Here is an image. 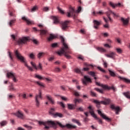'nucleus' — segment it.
<instances>
[{
    "label": "nucleus",
    "mask_w": 130,
    "mask_h": 130,
    "mask_svg": "<svg viewBox=\"0 0 130 130\" xmlns=\"http://www.w3.org/2000/svg\"><path fill=\"white\" fill-rule=\"evenodd\" d=\"M39 124L41 125L43 124V125H45V128L46 129H49V125H52V127L53 128L55 129L57 127V124L60 126V127H67V128L72 129V128H76L77 127V126L74 125H72L71 124H67L66 125H63L61 123H59L58 122H54L52 121H39Z\"/></svg>",
    "instance_id": "obj_1"
},
{
    "label": "nucleus",
    "mask_w": 130,
    "mask_h": 130,
    "mask_svg": "<svg viewBox=\"0 0 130 130\" xmlns=\"http://www.w3.org/2000/svg\"><path fill=\"white\" fill-rule=\"evenodd\" d=\"M60 39L63 47H62L60 50L58 51L57 53L60 56L61 54H64L66 57L70 59V58H71V55H70V54H72V51L70 49L68 44L64 42V38L62 37H60Z\"/></svg>",
    "instance_id": "obj_2"
},
{
    "label": "nucleus",
    "mask_w": 130,
    "mask_h": 130,
    "mask_svg": "<svg viewBox=\"0 0 130 130\" xmlns=\"http://www.w3.org/2000/svg\"><path fill=\"white\" fill-rule=\"evenodd\" d=\"M14 54L16 58H17V59H19V60H20L21 62H23L24 66H25V67L27 68L29 71H30V72H33V68L30 67L29 66H28V64H27V61H26V59L22 55V54H21V53H20V52H19V51H18V50H16L14 51Z\"/></svg>",
    "instance_id": "obj_3"
},
{
    "label": "nucleus",
    "mask_w": 130,
    "mask_h": 130,
    "mask_svg": "<svg viewBox=\"0 0 130 130\" xmlns=\"http://www.w3.org/2000/svg\"><path fill=\"white\" fill-rule=\"evenodd\" d=\"M108 71H109V73L110 76H111V77H118V78L119 79H120V80H123V81L125 82V83H130V80L129 79L125 78L124 77H122L116 75V74H115V73H114V72L111 71V70L108 69Z\"/></svg>",
    "instance_id": "obj_4"
},
{
    "label": "nucleus",
    "mask_w": 130,
    "mask_h": 130,
    "mask_svg": "<svg viewBox=\"0 0 130 130\" xmlns=\"http://www.w3.org/2000/svg\"><path fill=\"white\" fill-rule=\"evenodd\" d=\"M7 76L8 78L12 79L14 83H17V82H18V79H17V75L16 74V73L12 71L9 72H7Z\"/></svg>",
    "instance_id": "obj_5"
},
{
    "label": "nucleus",
    "mask_w": 130,
    "mask_h": 130,
    "mask_svg": "<svg viewBox=\"0 0 130 130\" xmlns=\"http://www.w3.org/2000/svg\"><path fill=\"white\" fill-rule=\"evenodd\" d=\"M94 103L97 104V105H100L101 104H103L104 105H108L110 103V99H105L104 101H99L98 100H94Z\"/></svg>",
    "instance_id": "obj_6"
},
{
    "label": "nucleus",
    "mask_w": 130,
    "mask_h": 130,
    "mask_svg": "<svg viewBox=\"0 0 130 130\" xmlns=\"http://www.w3.org/2000/svg\"><path fill=\"white\" fill-rule=\"evenodd\" d=\"M40 99H42V95L41 91H40L39 94H36L35 96V102L37 107H39L40 106Z\"/></svg>",
    "instance_id": "obj_7"
},
{
    "label": "nucleus",
    "mask_w": 130,
    "mask_h": 130,
    "mask_svg": "<svg viewBox=\"0 0 130 130\" xmlns=\"http://www.w3.org/2000/svg\"><path fill=\"white\" fill-rule=\"evenodd\" d=\"M108 10H109L106 12V14L107 15V16L108 17L111 23H112L113 22V20H112V19H111V17H110V15H111V14H113V15H114V17H118V14H115L114 12H112V11L110 10L109 8H108Z\"/></svg>",
    "instance_id": "obj_8"
},
{
    "label": "nucleus",
    "mask_w": 130,
    "mask_h": 130,
    "mask_svg": "<svg viewBox=\"0 0 130 130\" xmlns=\"http://www.w3.org/2000/svg\"><path fill=\"white\" fill-rule=\"evenodd\" d=\"M28 40L29 38L24 37L22 38L19 39L17 41V43L19 44V45H22L23 44H25V43H27Z\"/></svg>",
    "instance_id": "obj_9"
},
{
    "label": "nucleus",
    "mask_w": 130,
    "mask_h": 130,
    "mask_svg": "<svg viewBox=\"0 0 130 130\" xmlns=\"http://www.w3.org/2000/svg\"><path fill=\"white\" fill-rule=\"evenodd\" d=\"M75 9H74V8H73V7H70L67 13H66V16H67V17H69V18H70V17H74L75 18Z\"/></svg>",
    "instance_id": "obj_10"
},
{
    "label": "nucleus",
    "mask_w": 130,
    "mask_h": 130,
    "mask_svg": "<svg viewBox=\"0 0 130 130\" xmlns=\"http://www.w3.org/2000/svg\"><path fill=\"white\" fill-rule=\"evenodd\" d=\"M82 83L85 86H87V83H92L91 78L88 76H84L83 79H82Z\"/></svg>",
    "instance_id": "obj_11"
},
{
    "label": "nucleus",
    "mask_w": 130,
    "mask_h": 130,
    "mask_svg": "<svg viewBox=\"0 0 130 130\" xmlns=\"http://www.w3.org/2000/svg\"><path fill=\"white\" fill-rule=\"evenodd\" d=\"M14 115H15V116H17L18 118H20V119H24V114L22 111H20V110H18L16 113H13Z\"/></svg>",
    "instance_id": "obj_12"
},
{
    "label": "nucleus",
    "mask_w": 130,
    "mask_h": 130,
    "mask_svg": "<svg viewBox=\"0 0 130 130\" xmlns=\"http://www.w3.org/2000/svg\"><path fill=\"white\" fill-rule=\"evenodd\" d=\"M98 114H99V115H100V116H102V117H103V118H104V119H105L107 121H111V119H110L108 117L106 116L105 115V114L102 113V112H101V111L98 110Z\"/></svg>",
    "instance_id": "obj_13"
},
{
    "label": "nucleus",
    "mask_w": 130,
    "mask_h": 130,
    "mask_svg": "<svg viewBox=\"0 0 130 130\" xmlns=\"http://www.w3.org/2000/svg\"><path fill=\"white\" fill-rule=\"evenodd\" d=\"M95 85L97 86H100V87H102L103 89H104L105 90H110V87L108 86L107 85H104V84H101L100 83L95 81Z\"/></svg>",
    "instance_id": "obj_14"
},
{
    "label": "nucleus",
    "mask_w": 130,
    "mask_h": 130,
    "mask_svg": "<svg viewBox=\"0 0 130 130\" xmlns=\"http://www.w3.org/2000/svg\"><path fill=\"white\" fill-rule=\"evenodd\" d=\"M105 55L107 56V57L112 58V59H115L116 53L114 52H111L109 54H105Z\"/></svg>",
    "instance_id": "obj_15"
},
{
    "label": "nucleus",
    "mask_w": 130,
    "mask_h": 130,
    "mask_svg": "<svg viewBox=\"0 0 130 130\" xmlns=\"http://www.w3.org/2000/svg\"><path fill=\"white\" fill-rule=\"evenodd\" d=\"M110 107L112 110L116 111V114H118L119 111H120V108L118 106L115 107L114 105H111Z\"/></svg>",
    "instance_id": "obj_16"
},
{
    "label": "nucleus",
    "mask_w": 130,
    "mask_h": 130,
    "mask_svg": "<svg viewBox=\"0 0 130 130\" xmlns=\"http://www.w3.org/2000/svg\"><path fill=\"white\" fill-rule=\"evenodd\" d=\"M33 30H34V31H40L41 35H46V34H47V33H48L47 30H46L45 29L38 30L36 27H33Z\"/></svg>",
    "instance_id": "obj_17"
},
{
    "label": "nucleus",
    "mask_w": 130,
    "mask_h": 130,
    "mask_svg": "<svg viewBox=\"0 0 130 130\" xmlns=\"http://www.w3.org/2000/svg\"><path fill=\"white\" fill-rule=\"evenodd\" d=\"M22 20L25 21L27 25H33L34 24V21L30 20L29 19L27 18L26 17H22Z\"/></svg>",
    "instance_id": "obj_18"
},
{
    "label": "nucleus",
    "mask_w": 130,
    "mask_h": 130,
    "mask_svg": "<svg viewBox=\"0 0 130 130\" xmlns=\"http://www.w3.org/2000/svg\"><path fill=\"white\" fill-rule=\"evenodd\" d=\"M88 109L89 110V113L91 114V116L93 117H96V114L94 113V108L91 106H89L88 107Z\"/></svg>",
    "instance_id": "obj_19"
},
{
    "label": "nucleus",
    "mask_w": 130,
    "mask_h": 130,
    "mask_svg": "<svg viewBox=\"0 0 130 130\" xmlns=\"http://www.w3.org/2000/svg\"><path fill=\"white\" fill-rule=\"evenodd\" d=\"M69 23H70V21H66L62 23V30H66V29H68V28H69V26H68V25H69Z\"/></svg>",
    "instance_id": "obj_20"
},
{
    "label": "nucleus",
    "mask_w": 130,
    "mask_h": 130,
    "mask_svg": "<svg viewBox=\"0 0 130 130\" xmlns=\"http://www.w3.org/2000/svg\"><path fill=\"white\" fill-rule=\"evenodd\" d=\"M109 5L111 6V7H112V8H113V9H115L116 7H120V6H121L120 3L114 4L112 2H109Z\"/></svg>",
    "instance_id": "obj_21"
},
{
    "label": "nucleus",
    "mask_w": 130,
    "mask_h": 130,
    "mask_svg": "<svg viewBox=\"0 0 130 130\" xmlns=\"http://www.w3.org/2000/svg\"><path fill=\"white\" fill-rule=\"evenodd\" d=\"M46 97L47 99H48V100L50 101L51 104H54V100L53 99V98H52L51 95H50L49 94H47L46 95Z\"/></svg>",
    "instance_id": "obj_22"
},
{
    "label": "nucleus",
    "mask_w": 130,
    "mask_h": 130,
    "mask_svg": "<svg viewBox=\"0 0 130 130\" xmlns=\"http://www.w3.org/2000/svg\"><path fill=\"white\" fill-rule=\"evenodd\" d=\"M93 27L94 29H98L99 26H100L101 24L100 22L98 21V20H93Z\"/></svg>",
    "instance_id": "obj_23"
},
{
    "label": "nucleus",
    "mask_w": 130,
    "mask_h": 130,
    "mask_svg": "<svg viewBox=\"0 0 130 130\" xmlns=\"http://www.w3.org/2000/svg\"><path fill=\"white\" fill-rule=\"evenodd\" d=\"M53 20L54 21V24H55V25L59 24V19H58V17H57L56 16H53Z\"/></svg>",
    "instance_id": "obj_24"
},
{
    "label": "nucleus",
    "mask_w": 130,
    "mask_h": 130,
    "mask_svg": "<svg viewBox=\"0 0 130 130\" xmlns=\"http://www.w3.org/2000/svg\"><path fill=\"white\" fill-rule=\"evenodd\" d=\"M69 90H70V91L71 92H73L74 93V95L75 96H80V94H79V92L76 91V90H75L74 89V88L69 87Z\"/></svg>",
    "instance_id": "obj_25"
},
{
    "label": "nucleus",
    "mask_w": 130,
    "mask_h": 130,
    "mask_svg": "<svg viewBox=\"0 0 130 130\" xmlns=\"http://www.w3.org/2000/svg\"><path fill=\"white\" fill-rule=\"evenodd\" d=\"M74 101L75 104V106H76L77 103H81V102H83V100L81 99H75Z\"/></svg>",
    "instance_id": "obj_26"
},
{
    "label": "nucleus",
    "mask_w": 130,
    "mask_h": 130,
    "mask_svg": "<svg viewBox=\"0 0 130 130\" xmlns=\"http://www.w3.org/2000/svg\"><path fill=\"white\" fill-rule=\"evenodd\" d=\"M73 122H74L75 123H77L78 125L79 126H81L82 125V124L81 122H80V121L79 120L76 119H72Z\"/></svg>",
    "instance_id": "obj_27"
},
{
    "label": "nucleus",
    "mask_w": 130,
    "mask_h": 130,
    "mask_svg": "<svg viewBox=\"0 0 130 130\" xmlns=\"http://www.w3.org/2000/svg\"><path fill=\"white\" fill-rule=\"evenodd\" d=\"M121 21L122 22L123 24H124V25H127L128 24V20L127 19H124V18H121Z\"/></svg>",
    "instance_id": "obj_28"
},
{
    "label": "nucleus",
    "mask_w": 130,
    "mask_h": 130,
    "mask_svg": "<svg viewBox=\"0 0 130 130\" xmlns=\"http://www.w3.org/2000/svg\"><path fill=\"white\" fill-rule=\"evenodd\" d=\"M54 38H55V36H54L52 34H50V36L48 38V41H51L53 40V39H54Z\"/></svg>",
    "instance_id": "obj_29"
},
{
    "label": "nucleus",
    "mask_w": 130,
    "mask_h": 130,
    "mask_svg": "<svg viewBox=\"0 0 130 130\" xmlns=\"http://www.w3.org/2000/svg\"><path fill=\"white\" fill-rule=\"evenodd\" d=\"M54 117H63V115L60 113H56L54 114Z\"/></svg>",
    "instance_id": "obj_30"
},
{
    "label": "nucleus",
    "mask_w": 130,
    "mask_h": 130,
    "mask_svg": "<svg viewBox=\"0 0 130 130\" xmlns=\"http://www.w3.org/2000/svg\"><path fill=\"white\" fill-rule=\"evenodd\" d=\"M94 118H95V119H96L98 121L100 124H103V122L102 121V119L98 118L97 116H95V117H94Z\"/></svg>",
    "instance_id": "obj_31"
},
{
    "label": "nucleus",
    "mask_w": 130,
    "mask_h": 130,
    "mask_svg": "<svg viewBox=\"0 0 130 130\" xmlns=\"http://www.w3.org/2000/svg\"><path fill=\"white\" fill-rule=\"evenodd\" d=\"M16 22V19L11 20L9 23V25L10 27H12Z\"/></svg>",
    "instance_id": "obj_32"
},
{
    "label": "nucleus",
    "mask_w": 130,
    "mask_h": 130,
    "mask_svg": "<svg viewBox=\"0 0 130 130\" xmlns=\"http://www.w3.org/2000/svg\"><path fill=\"white\" fill-rule=\"evenodd\" d=\"M104 20L105 22L107 23V24L104 25V27L105 28H109V25H108V24L107 23H108V20L106 18H105V17H104Z\"/></svg>",
    "instance_id": "obj_33"
},
{
    "label": "nucleus",
    "mask_w": 130,
    "mask_h": 130,
    "mask_svg": "<svg viewBox=\"0 0 130 130\" xmlns=\"http://www.w3.org/2000/svg\"><path fill=\"white\" fill-rule=\"evenodd\" d=\"M55 111V109L52 108L50 109L49 113V114H51L52 115H54V112Z\"/></svg>",
    "instance_id": "obj_34"
},
{
    "label": "nucleus",
    "mask_w": 130,
    "mask_h": 130,
    "mask_svg": "<svg viewBox=\"0 0 130 130\" xmlns=\"http://www.w3.org/2000/svg\"><path fill=\"white\" fill-rule=\"evenodd\" d=\"M45 53L44 52H40L38 53L37 56L38 58H41L42 57H43L44 56Z\"/></svg>",
    "instance_id": "obj_35"
},
{
    "label": "nucleus",
    "mask_w": 130,
    "mask_h": 130,
    "mask_svg": "<svg viewBox=\"0 0 130 130\" xmlns=\"http://www.w3.org/2000/svg\"><path fill=\"white\" fill-rule=\"evenodd\" d=\"M51 47H52V48H56V47H58V44L57 43H52L51 45Z\"/></svg>",
    "instance_id": "obj_36"
},
{
    "label": "nucleus",
    "mask_w": 130,
    "mask_h": 130,
    "mask_svg": "<svg viewBox=\"0 0 130 130\" xmlns=\"http://www.w3.org/2000/svg\"><path fill=\"white\" fill-rule=\"evenodd\" d=\"M124 96L127 98V99L130 100V92L129 91H127L126 92L124 93Z\"/></svg>",
    "instance_id": "obj_37"
},
{
    "label": "nucleus",
    "mask_w": 130,
    "mask_h": 130,
    "mask_svg": "<svg viewBox=\"0 0 130 130\" xmlns=\"http://www.w3.org/2000/svg\"><path fill=\"white\" fill-rule=\"evenodd\" d=\"M97 50L101 52H106V50L103 48L98 47Z\"/></svg>",
    "instance_id": "obj_38"
},
{
    "label": "nucleus",
    "mask_w": 130,
    "mask_h": 130,
    "mask_svg": "<svg viewBox=\"0 0 130 130\" xmlns=\"http://www.w3.org/2000/svg\"><path fill=\"white\" fill-rule=\"evenodd\" d=\"M68 107L69 109H71V110L74 109V108H75V105L68 104Z\"/></svg>",
    "instance_id": "obj_39"
},
{
    "label": "nucleus",
    "mask_w": 130,
    "mask_h": 130,
    "mask_svg": "<svg viewBox=\"0 0 130 130\" xmlns=\"http://www.w3.org/2000/svg\"><path fill=\"white\" fill-rule=\"evenodd\" d=\"M8 56L10 58V59L13 61V55L12 54V52H11L10 51H8Z\"/></svg>",
    "instance_id": "obj_40"
},
{
    "label": "nucleus",
    "mask_w": 130,
    "mask_h": 130,
    "mask_svg": "<svg viewBox=\"0 0 130 130\" xmlns=\"http://www.w3.org/2000/svg\"><path fill=\"white\" fill-rule=\"evenodd\" d=\"M30 64L35 69V70H38V68H37V66H36V64L34 63V62L31 61L30 62Z\"/></svg>",
    "instance_id": "obj_41"
},
{
    "label": "nucleus",
    "mask_w": 130,
    "mask_h": 130,
    "mask_svg": "<svg viewBox=\"0 0 130 130\" xmlns=\"http://www.w3.org/2000/svg\"><path fill=\"white\" fill-rule=\"evenodd\" d=\"M7 124L8 122L7 121H3L1 122V126H5Z\"/></svg>",
    "instance_id": "obj_42"
},
{
    "label": "nucleus",
    "mask_w": 130,
    "mask_h": 130,
    "mask_svg": "<svg viewBox=\"0 0 130 130\" xmlns=\"http://www.w3.org/2000/svg\"><path fill=\"white\" fill-rule=\"evenodd\" d=\"M88 74L90 75V76H91L92 77H96V74H95V72L90 71L88 72Z\"/></svg>",
    "instance_id": "obj_43"
},
{
    "label": "nucleus",
    "mask_w": 130,
    "mask_h": 130,
    "mask_svg": "<svg viewBox=\"0 0 130 130\" xmlns=\"http://www.w3.org/2000/svg\"><path fill=\"white\" fill-rule=\"evenodd\" d=\"M57 104H59V105H60V106H61V107H62V108H64L66 107V106L64 105V104H63L61 102H58Z\"/></svg>",
    "instance_id": "obj_44"
},
{
    "label": "nucleus",
    "mask_w": 130,
    "mask_h": 130,
    "mask_svg": "<svg viewBox=\"0 0 130 130\" xmlns=\"http://www.w3.org/2000/svg\"><path fill=\"white\" fill-rule=\"evenodd\" d=\"M94 90L95 91H97V92H99V93H101V94H103V90L100 89L99 88H95Z\"/></svg>",
    "instance_id": "obj_45"
},
{
    "label": "nucleus",
    "mask_w": 130,
    "mask_h": 130,
    "mask_svg": "<svg viewBox=\"0 0 130 130\" xmlns=\"http://www.w3.org/2000/svg\"><path fill=\"white\" fill-rule=\"evenodd\" d=\"M9 90L10 91H16V89L14 88L13 84H11V86H9Z\"/></svg>",
    "instance_id": "obj_46"
},
{
    "label": "nucleus",
    "mask_w": 130,
    "mask_h": 130,
    "mask_svg": "<svg viewBox=\"0 0 130 130\" xmlns=\"http://www.w3.org/2000/svg\"><path fill=\"white\" fill-rule=\"evenodd\" d=\"M90 95L92 96V97H97V94L94 92L93 91H90Z\"/></svg>",
    "instance_id": "obj_47"
},
{
    "label": "nucleus",
    "mask_w": 130,
    "mask_h": 130,
    "mask_svg": "<svg viewBox=\"0 0 130 130\" xmlns=\"http://www.w3.org/2000/svg\"><path fill=\"white\" fill-rule=\"evenodd\" d=\"M37 84L39 85V86H40V87H44V85L43 84V83H42V82L37 81Z\"/></svg>",
    "instance_id": "obj_48"
},
{
    "label": "nucleus",
    "mask_w": 130,
    "mask_h": 130,
    "mask_svg": "<svg viewBox=\"0 0 130 130\" xmlns=\"http://www.w3.org/2000/svg\"><path fill=\"white\" fill-rule=\"evenodd\" d=\"M37 10H38V8L37 7V6H34L31 10V12H35Z\"/></svg>",
    "instance_id": "obj_49"
},
{
    "label": "nucleus",
    "mask_w": 130,
    "mask_h": 130,
    "mask_svg": "<svg viewBox=\"0 0 130 130\" xmlns=\"http://www.w3.org/2000/svg\"><path fill=\"white\" fill-rule=\"evenodd\" d=\"M75 73H77V74H81V70H80L79 68H76L75 69Z\"/></svg>",
    "instance_id": "obj_50"
},
{
    "label": "nucleus",
    "mask_w": 130,
    "mask_h": 130,
    "mask_svg": "<svg viewBox=\"0 0 130 130\" xmlns=\"http://www.w3.org/2000/svg\"><path fill=\"white\" fill-rule=\"evenodd\" d=\"M116 50L118 53H122V50L120 48H116Z\"/></svg>",
    "instance_id": "obj_51"
},
{
    "label": "nucleus",
    "mask_w": 130,
    "mask_h": 130,
    "mask_svg": "<svg viewBox=\"0 0 130 130\" xmlns=\"http://www.w3.org/2000/svg\"><path fill=\"white\" fill-rule=\"evenodd\" d=\"M37 68H38V70H41V71H42V64L39 63V66L37 67Z\"/></svg>",
    "instance_id": "obj_52"
},
{
    "label": "nucleus",
    "mask_w": 130,
    "mask_h": 130,
    "mask_svg": "<svg viewBox=\"0 0 130 130\" xmlns=\"http://www.w3.org/2000/svg\"><path fill=\"white\" fill-rule=\"evenodd\" d=\"M98 70H99L100 71H101V72H103V73H106V71H105V70L103 69H102L101 67H98Z\"/></svg>",
    "instance_id": "obj_53"
},
{
    "label": "nucleus",
    "mask_w": 130,
    "mask_h": 130,
    "mask_svg": "<svg viewBox=\"0 0 130 130\" xmlns=\"http://www.w3.org/2000/svg\"><path fill=\"white\" fill-rule=\"evenodd\" d=\"M13 98H15V95L14 94L8 95V99H13Z\"/></svg>",
    "instance_id": "obj_54"
},
{
    "label": "nucleus",
    "mask_w": 130,
    "mask_h": 130,
    "mask_svg": "<svg viewBox=\"0 0 130 130\" xmlns=\"http://www.w3.org/2000/svg\"><path fill=\"white\" fill-rule=\"evenodd\" d=\"M96 14H97L98 15H102L104 14V12H103V11H100L96 12Z\"/></svg>",
    "instance_id": "obj_55"
},
{
    "label": "nucleus",
    "mask_w": 130,
    "mask_h": 130,
    "mask_svg": "<svg viewBox=\"0 0 130 130\" xmlns=\"http://www.w3.org/2000/svg\"><path fill=\"white\" fill-rule=\"evenodd\" d=\"M57 9L59 12L61 13V14H64V12L62 10H61V8H60V7H58Z\"/></svg>",
    "instance_id": "obj_56"
},
{
    "label": "nucleus",
    "mask_w": 130,
    "mask_h": 130,
    "mask_svg": "<svg viewBox=\"0 0 130 130\" xmlns=\"http://www.w3.org/2000/svg\"><path fill=\"white\" fill-rule=\"evenodd\" d=\"M77 110H78V111L83 112V111H84V109L83 108V107H81L77 108Z\"/></svg>",
    "instance_id": "obj_57"
},
{
    "label": "nucleus",
    "mask_w": 130,
    "mask_h": 130,
    "mask_svg": "<svg viewBox=\"0 0 130 130\" xmlns=\"http://www.w3.org/2000/svg\"><path fill=\"white\" fill-rule=\"evenodd\" d=\"M9 16L10 17H16V15H15L13 12H9Z\"/></svg>",
    "instance_id": "obj_58"
},
{
    "label": "nucleus",
    "mask_w": 130,
    "mask_h": 130,
    "mask_svg": "<svg viewBox=\"0 0 130 130\" xmlns=\"http://www.w3.org/2000/svg\"><path fill=\"white\" fill-rule=\"evenodd\" d=\"M35 56V55H34V54H33V53H31L29 54V57L30 58H32V59L34 58V57Z\"/></svg>",
    "instance_id": "obj_59"
},
{
    "label": "nucleus",
    "mask_w": 130,
    "mask_h": 130,
    "mask_svg": "<svg viewBox=\"0 0 130 130\" xmlns=\"http://www.w3.org/2000/svg\"><path fill=\"white\" fill-rule=\"evenodd\" d=\"M55 72H56V73H59V72H60V69H59L58 68H55Z\"/></svg>",
    "instance_id": "obj_60"
},
{
    "label": "nucleus",
    "mask_w": 130,
    "mask_h": 130,
    "mask_svg": "<svg viewBox=\"0 0 130 130\" xmlns=\"http://www.w3.org/2000/svg\"><path fill=\"white\" fill-rule=\"evenodd\" d=\"M36 78L37 79H39L40 80H42V77H41L40 75H36Z\"/></svg>",
    "instance_id": "obj_61"
},
{
    "label": "nucleus",
    "mask_w": 130,
    "mask_h": 130,
    "mask_svg": "<svg viewBox=\"0 0 130 130\" xmlns=\"http://www.w3.org/2000/svg\"><path fill=\"white\" fill-rule=\"evenodd\" d=\"M104 46L105 47H107L108 48H110V47H111V46H110L108 44H104Z\"/></svg>",
    "instance_id": "obj_62"
},
{
    "label": "nucleus",
    "mask_w": 130,
    "mask_h": 130,
    "mask_svg": "<svg viewBox=\"0 0 130 130\" xmlns=\"http://www.w3.org/2000/svg\"><path fill=\"white\" fill-rule=\"evenodd\" d=\"M104 68H107V62L105 61H103Z\"/></svg>",
    "instance_id": "obj_63"
},
{
    "label": "nucleus",
    "mask_w": 130,
    "mask_h": 130,
    "mask_svg": "<svg viewBox=\"0 0 130 130\" xmlns=\"http://www.w3.org/2000/svg\"><path fill=\"white\" fill-rule=\"evenodd\" d=\"M78 58H79V59H81V60H83L84 59V57H83V56L82 55H79L78 56Z\"/></svg>",
    "instance_id": "obj_64"
}]
</instances>
